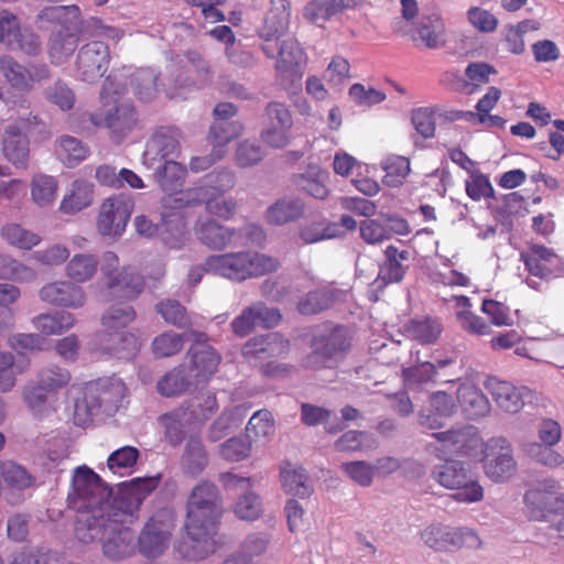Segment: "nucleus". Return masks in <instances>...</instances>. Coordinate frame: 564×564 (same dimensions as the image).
<instances>
[{"mask_svg":"<svg viewBox=\"0 0 564 564\" xmlns=\"http://www.w3.org/2000/svg\"><path fill=\"white\" fill-rule=\"evenodd\" d=\"M48 395L50 392H46V389L36 380H29L21 388L23 404L29 413L37 420L47 417L54 411Z\"/></svg>","mask_w":564,"mask_h":564,"instance_id":"27","label":"nucleus"},{"mask_svg":"<svg viewBox=\"0 0 564 564\" xmlns=\"http://www.w3.org/2000/svg\"><path fill=\"white\" fill-rule=\"evenodd\" d=\"M93 202L94 184L85 180H75L61 200L59 210L66 215H76L88 208Z\"/></svg>","mask_w":564,"mask_h":564,"instance_id":"28","label":"nucleus"},{"mask_svg":"<svg viewBox=\"0 0 564 564\" xmlns=\"http://www.w3.org/2000/svg\"><path fill=\"white\" fill-rule=\"evenodd\" d=\"M351 346L350 332L341 326L333 328L327 335L314 341L313 351L305 358L307 369L335 368L345 358Z\"/></svg>","mask_w":564,"mask_h":564,"instance_id":"9","label":"nucleus"},{"mask_svg":"<svg viewBox=\"0 0 564 564\" xmlns=\"http://www.w3.org/2000/svg\"><path fill=\"white\" fill-rule=\"evenodd\" d=\"M197 238L208 248L214 250H224L231 246H236L241 236L258 235L261 230L254 225L236 230L234 228L220 225L214 219H198L194 227Z\"/></svg>","mask_w":564,"mask_h":564,"instance_id":"15","label":"nucleus"},{"mask_svg":"<svg viewBox=\"0 0 564 564\" xmlns=\"http://www.w3.org/2000/svg\"><path fill=\"white\" fill-rule=\"evenodd\" d=\"M109 296H119L124 300L135 299L143 289V280L132 268L124 267L116 275L106 281Z\"/></svg>","mask_w":564,"mask_h":564,"instance_id":"26","label":"nucleus"},{"mask_svg":"<svg viewBox=\"0 0 564 564\" xmlns=\"http://www.w3.org/2000/svg\"><path fill=\"white\" fill-rule=\"evenodd\" d=\"M36 116L20 118L17 122L7 126L2 137V152L8 161L17 166L26 164L30 153L29 139L23 130L37 126Z\"/></svg>","mask_w":564,"mask_h":564,"instance_id":"19","label":"nucleus"},{"mask_svg":"<svg viewBox=\"0 0 564 564\" xmlns=\"http://www.w3.org/2000/svg\"><path fill=\"white\" fill-rule=\"evenodd\" d=\"M191 377L208 380L217 370L220 357L210 345L197 340L188 350Z\"/></svg>","mask_w":564,"mask_h":564,"instance_id":"24","label":"nucleus"},{"mask_svg":"<svg viewBox=\"0 0 564 564\" xmlns=\"http://www.w3.org/2000/svg\"><path fill=\"white\" fill-rule=\"evenodd\" d=\"M77 324V318L70 312L41 313L32 318L33 327L43 336L61 335Z\"/></svg>","mask_w":564,"mask_h":564,"instance_id":"29","label":"nucleus"},{"mask_svg":"<svg viewBox=\"0 0 564 564\" xmlns=\"http://www.w3.org/2000/svg\"><path fill=\"white\" fill-rule=\"evenodd\" d=\"M191 386L185 368L177 367L167 372L156 384L158 391L164 397H174L185 392Z\"/></svg>","mask_w":564,"mask_h":564,"instance_id":"55","label":"nucleus"},{"mask_svg":"<svg viewBox=\"0 0 564 564\" xmlns=\"http://www.w3.org/2000/svg\"><path fill=\"white\" fill-rule=\"evenodd\" d=\"M158 486L156 480H148L141 488L134 489L133 485L123 487L118 498V508L96 520L98 532L93 533L91 540L80 542L84 544L99 542L104 555L111 561H120L133 555L134 534L129 529V524L138 518L141 503Z\"/></svg>","mask_w":564,"mask_h":564,"instance_id":"2","label":"nucleus"},{"mask_svg":"<svg viewBox=\"0 0 564 564\" xmlns=\"http://www.w3.org/2000/svg\"><path fill=\"white\" fill-rule=\"evenodd\" d=\"M139 456L140 452L137 447L122 446L109 455L107 466L113 474L123 475L127 469L135 465Z\"/></svg>","mask_w":564,"mask_h":564,"instance_id":"63","label":"nucleus"},{"mask_svg":"<svg viewBox=\"0 0 564 564\" xmlns=\"http://www.w3.org/2000/svg\"><path fill=\"white\" fill-rule=\"evenodd\" d=\"M520 257L530 274L527 278V284L532 289L541 288L534 278L549 282L564 276V261L550 248L534 243L527 251L521 252Z\"/></svg>","mask_w":564,"mask_h":564,"instance_id":"11","label":"nucleus"},{"mask_svg":"<svg viewBox=\"0 0 564 564\" xmlns=\"http://www.w3.org/2000/svg\"><path fill=\"white\" fill-rule=\"evenodd\" d=\"M276 258L257 251H236L206 258L209 273L234 282L259 278L279 269Z\"/></svg>","mask_w":564,"mask_h":564,"instance_id":"5","label":"nucleus"},{"mask_svg":"<svg viewBox=\"0 0 564 564\" xmlns=\"http://www.w3.org/2000/svg\"><path fill=\"white\" fill-rule=\"evenodd\" d=\"M159 74L153 68H142L137 70L132 77L134 94L142 101H151L159 93Z\"/></svg>","mask_w":564,"mask_h":564,"instance_id":"51","label":"nucleus"},{"mask_svg":"<svg viewBox=\"0 0 564 564\" xmlns=\"http://www.w3.org/2000/svg\"><path fill=\"white\" fill-rule=\"evenodd\" d=\"M305 203L302 198L286 195L276 199L265 212V219L274 226L296 221L304 215Z\"/></svg>","mask_w":564,"mask_h":564,"instance_id":"25","label":"nucleus"},{"mask_svg":"<svg viewBox=\"0 0 564 564\" xmlns=\"http://www.w3.org/2000/svg\"><path fill=\"white\" fill-rule=\"evenodd\" d=\"M235 516L242 521H256L262 514L260 497L251 490L241 494L232 506Z\"/></svg>","mask_w":564,"mask_h":564,"instance_id":"54","label":"nucleus"},{"mask_svg":"<svg viewBox=\"0 0 564 564\" xmlns=\"http://www.w3.org/2000/svg\"><path fill=\"white\" fill-rule=\"evenodd\" d=\"M484 468L487 477L496 482L505 481L514 474L516 462L506 438H491L488 442Z\"/></svg>","mask_w":564,"mask_h":564,"instance_id":"20","label":"nucleus"},{"mask_svg":"<svg viewBox=\"0 0 564 564\" xmlns=\"http://www.w3.org/2000/svg\"><path fill=\"white\" fill-rule=\"evenodd\" d=\"M299 235L305 243H314L339 235L337 225L325 221H310L303 224Z\"/></svg>","mask_w":564,"mask_h":564,"instance_id":"60","label":"nucleus"},{"mask_svg":"<svg viewBox=\"0 0 564 564\" xmlns=\"http://www.w3.org/2000/svg\"><path fill=\"white\" fill-rule=\"evenodd\" d=\"M207 464L208 455L200 438L191 436L186 442L184 453L181 457V468L183 473L187 476L196 477L203 473Z\"/></svg>","mask_w":564,"mask_h":564,"instance_id":"36","label":"nucleus"},{"mask_svg":"<svg viewBox=\"0 0 564 564\" xmlns=\"http://www.w3.org/2000/svg\"><path fill=\"white\" fill-rule=\"evenodd\" d=\"M558 484L554 478H546L524 495V502L534 520L542 521L564 496H557Z\"/></svg>","mask_w":564,"mask_h":564,"instance_id":"22","label":"nucleus"},{"mask_svg":"<svg viewBox=\"0 0 564 564\" xmlns=\"http://www.w3.org/2000/svg\"><path fill=\"white\" fill-rule=\"evenodd\" d=\"M456 410V401L453 393L447 391L433 392L429 399L427 414H425V425L431 429L438 427L443 420L452 416Z\"/></svg>","mask_w":564,"mask_h":564,"instance_id":"35","label":"nucleus"},{"mask_svg":"<svg viewBox=\"0 0 564 564\" xmlns=\"http://www.w3.org/2000/svg\"><path fill=\"white\" fill-rule=\"evenodd\" d=\"M446 43V29L438 10L434 9L425 15V46L438 48Z\"/></svg>","mask_w":564,"mask_h":564,"instance_id":"57","label":"nucleus"},{"mask_svg":"<svg viewBox=\"0 0 564 564\" xmlns=\"http://www.w3.org/2000/svg\"><path fill=\"white\" fill-rule=\"evenodd\" d=\"M327 181L328 173L318 167H312L294 178V183L300 191L316 199H325L328 196Z\"/></svg>","mask_w":564,"mask_h":564,"instance_id":"42","label":"nucleus"},{"mask_svg":"<svg viewBox=\"0 0 564 564\" xmlns=\"http://www.w3.org/2000/svg\"><path fill=\"white\" fill-rule=\"evenodd\" d=\"M243 126L237 121H214L210 126L209 138L213 143L215 159H223L226 153V144L241 135Z\"/></svg>","mask_w":564,"mask_h":564,"instance_id":"37","label":"nucleus"},{"mask_svg":"<svg viewBox=\"0 0 564 564\" xmlns=\"http://www.w3.org/2000/svg\"><path fill=\"white\" fill-rule=\"evenodd\" d=\"M341 471L356 485L370 487L376 476V468L366 460H351L340 465Z\"/></svg>","mask_w":564,"mask_h":564,"instance_id":"61","label":"nucleus"},{"mask_svg":"<svg viewBox=\"0 0 564 564\" xmlns=\"http://www.w3.org/2000/svg\"><path fill=\"white\" fill-rule=\"evenodd\" d=\"M124 35V30L117 26L108 25L96 17L83 19V28L80 36L104 37L115 42L120 41Z\"/></svg>","mask_w":564,"mask_h":564,"instance_id":"59","label":"nucleus"},{"mask_svg":"<svg viewBox=\"0 0 564 564\" xmlns=\"http://www.w3.org/2000/svg\"><path fill=\"white\" fill-rule=\"evenodd\" d=\"M123 90L124 88L121 83L118 82L117 77L109 75L102 84L100 99L105 105L111 102L117 104ZM90 121L95 126H104L113 134L121 137L131 130L135 123L134 109L129 104L116 105L115 108L110 109L105 116L99 112L91 113Z\"/></svg>","mask_w":564,"mask_h":564,"instance_id":"6","label":"nucleus"},{"mask_svg":"<svg viewBox=\"0 0 564 564\" xmlns=\"http://www.w3.org/2000/svg\"><path fill=\"white\" fill-rule=\"evenodd\" d=\"M0 43L28 55L41 51L40 36L32 29L22 28L18 17L9 10H0Z\"/></svg>","mask_w":564,"mask_h":564,"instance_id":"16","label":"nucleus"},{"mask_svg":"<svg viewBox=\"0 0 564 564\" xmlns=\"http://www.w3.org/2000/svg\"><path fill=\"white\" fill-rule=\"evenodd\" d=\"M357 0H312L304 8V15L312 22L321 24L345 9L352 8Z\"/></svg>","mask_w":564,"mask_h":564,"instance_id":"38","label":"nucleus"},{"mask_svg":"<svg viewBox=\"0 0 564 564\" xmlns=\"http://www.w3.org/2000/svg\"><path fill=\"white\" fill-rule=\"evenodd\" d=\"M381 167L386 172L382 183L389 187H398L402 185L410 173L409 160L400 155L387 156L381 162Z\"/></svg>","mask_w":564,"mask_h":564,"instance_id":"52","label":"nucleus"},{"mask_svg":"<svg viewBox=\"0 0 564 564\" xmlns=\"http://www.w3.org/2000/svg\"><path fill=\"white\" fill-rule=\"evenodd\" d=\"M183 336L174 332H165L156 336L152 341V351L158 358L171 357L183 348Z\"/></svg>","mask_w":564,"mask_h":564,"instance_id":"64","label":"nucleus"},{"mask_svg":"<svg viewBox=\"0 0 564 564\" xmlns=\"http://www.w3.org/2000/svg\"><path fill=\"white\" fill-rule=\"evenodd\" d=\"M456 393L462 410L467 417L475 420L489 414L490 403L487 397L475 386L462 384Z\"/></svg>","mask_w":564,"mask_h":564,"instance_id":"32","label":"nucleus"},{"mask_svg":"<svg viewBox=\"0 0 564 564\" xmlns=\"http://www.w3.org/2000/svg\"><path fill=\"white\" fill-rule=\"evenodd\" d=\"M176 513L172 508L156 511L145 523L138 539L139 551L147 557H156L170 546Z\"/></svg>","mask_w":564,"mask_h":564,"instance_id":"10","label":"nucleus"},{"mask_svg":"<svg viewBox=\"0 0 564 564\" xmlns=\"http://www.w3.org/2000/svg\"><path fill=\"white\" fill-rule=\"evenodd\" d=\"M552 447L538 442H531L525 444L523 449L534 462L547 468H558L564 465V456Z\"/></svg>","mask_w":564,"mask_h":564,"instance_id":"56","label":"nucleus"},{"mask_svg":"<svg viewBox=\"0 0 564 564\" xmlns=\"http://www.w3.org/2000/svg\"><path fill=\"white\" fill-rule=\"evenodd\" d=\"M484 386L498 408L508 413L519 412L523 408L525 399L530 395L528 388L517 387L496 377L487 378Z\"/></svg>","mask_w":564,"mask_h":564,"instance_id":"21","label":"nucleus"},{"mask_svg":"<svg viewBox=\"0 0 564 564\" xmlns=\"http://www.w3.org/2000/svg\"><path fill=\"white\" fill-rule=\"evenodd\" d=\"M134 319L135 312L133 307L128 304H119L111 305L105 311L101 317V323L110 335L122 333V329Z\"/></svg>","mask_w":564,"mask_h":564,"instance_id":"49","label":"nucleus"},{"mask_svg":"<svg viewBox=\"0 0 564 564\" xmlns=\"http://www.w3.org/2000/svg\"><path fill=\"white\" fill-rule=\"evenodd\" d=\"M479 442V437L471 426H463L442 432H433L430 440L425 438V446L437 457L448 458L455 455H467Z\"/></svg>","mask_w":564,"mask_h":564,"instance_id":"12","label":"nucleus"},{"mask_svg":"<svg viewBox=\"0 0 564 564\" xmlns=\"http://www.w3.org/2000/svg\"><path fill=\"white\" fill-rule=\"evenodd\" d=\"M1 238L11 247L20 250H32L42 241V237L19 224H7L0 229Z\"/></svg>","mask_w":564,"mask_h":564,"instance_id":"45","label":"nucleus"},{"mask_svg":"<svg viewBox=\"0 0 564 564\" xmlns=\"http://www.w3.org/2000/svg\"><path fill=\"white\" fill-rule=\"evenodd\" d=\"M109 341L111 349L120 358L129 359L137 355L141 347V339L138 332H122L110 334Z\"/></svg>","mask_w":564,"mask_h":564,"instance_id":"62","label":"nucleus"},{"mask_svg":"<svg viewBox=\"0 0 564 564\" xmlns=\"http://www.w3.org/2000/svg\"><path fill=\"white\" fill-rule=\"evenodd\" d=\"M456 528L434 524L425 531V545L435 551L452 552L456 550Z\"/></svg>","mask_w":564,"mask_h":564,"instance_id":"50","label":"nucleus"},{"mask_svg":"<svg viewBox=\"0 0 564 564\" xmlns=\"http://www.w3.org/2000/svg\"><path fill=\"white\" fill-rule=\"evenodd\" d=\"M30 368V360L19 359L10 351H0V393L11 392L18 383L19 376Z\"/></svg>","mask_w":564,"mask_h":564,"instance_id":"33","label":"nucleus"},{"mask_svg":"<svg viewBox=\"0 0 564 564\" xmlns=\"http://www.w3.org/2000/svg\"><path fill=\"white\" fill-rule=\"evenodd\" d=\"M432 477L441 486L455 490L453 497L458 502L474 503L484 498V488L463 462H446L433 469Z\"/></svg>","mask_w":564,"mask_h":564,"instance_id":"7","label":"nucleus"},{"mask_svg":"<svg viewBox=\"0 0 564 564\" xmlns=\"http://www.w3.org/2000/svg\"><path fill=\"white\" fill-rule=\"evenodd\" d=\"M305 61V52L295 39L289 36L280 42L275 64V68L280 74L294 70L296 67L304 64Z\"/></svg>","mask_w":564,"mask_h":564,"instance_id":"41","label":"nucleus"},{"mask_svg":"<svg viewBox=\"0 0 564 564\" xmlns=\"http://www.w3.org/2000/svg\"><path fill=\"white\" fill-rule=\"evenodd\" d=\"M83 19L82 10L77 4L46 7L36 15V20L39 22L59 25V29L56 32L75 34L78 36H80Z\"/></svg>","mask_w":564,"mask_h":564,"instance_id":"23","label":"nucleus"},{"mask_svg":"<svg viewBox=\"0 0 564 564\" xmlns=\"http://www.w3.org/2000/svg\"><path fill=\"white\" fill-rule=\"evenodd\" d=\"M0 476L7 487L24 491L35 486V477L22 465L13 460L0 462Z\"/></svg>","mask_w":564,"mask_h":564,"instance_id":"39","label":"nucleus"},{"mask_svg":"<svg viewBox=\"0 0 564 564\" xmlns=\"http://www.w3.org/2000/svg\"><path fill=\"white\" fill-rule=\"evenodd\" d=\"M78 35L53 32L48 40V56L54 64L65 63L75 52L79 42Z\"/></svg>","mask_w":564,"mask_h":564,"instance_id":"47","label":"nucleus"},{"mask_svg":"<svg viewBox=\"0 0 564 564\" xmlns=\"http://www.w3.org/2000/svg\"><path fill=\"white\" fill-rule=\"evenodd\" d=\"M99 259L93 253H76L65 265V275L74 283H86L98 272Z\"/></svg>","mask_w":564,"mask_h":564,"instance_id":"34","label":"nucleus"},{"mask_svg":"<svg viewBox=\"0 0 564 564\" xmlns=\"http://www.w3.org/2000/svg\"><path fill=\"white\" fill-rule=\"evenodd\" d=\"M281 481L286 492L301 498L310 496L313 491L305 469L300 466L284 465L281 469Z\"/></svg>","mask_w":564,"mask_h":564,"instance_id":"44","label":"nucleus"},{"mask_svg":"<svg viewBox=\"0 0 564 564\" xmlns=\"http://www.w3.org/2000/svg\"><path fill=\"white\" fill-rule=\"evenodd\" d=\"M200 204H205L208 214L223 219H229L237 207L235 199L214 193L209 187H192L167 196L163 203V225L178 237L172 247L183 246L187 234V210Z\"/></svg>","mask_w":564,"mask_h":564,"instance_id":"4","label":"nucleus"},{"mask_svg":"<svg viewBox=\"0 0 564 564\" xmlns=\"http://www.w3.org/2000/svg\"><path fill=\"white\" fill-rule=\"evenodd\" d=\"M248 441L265 445L271 441L275 432L273 415L268 410H259L252 414L247 427Z\"/></svg>","mask_w":564,"mask_h":564,"instance_id":"40","label":"nucleus"},{"mask_svg":"<svg viewBox=\"0 0 564 564\" xmlns=\"http://www.w3.org/2000/svg\"><path fill=\"white\" fill-rule=\"evenodd\" d=\"M109 47L101 41L83 45L76 56V69L80 80L96 83L109 68Z\"/></svg>","mask_w":564,"mask_h":564,"instance_id":"17","label":"nucleus"},{"mask_svg":"<svg viewBox=\"0 0 564 564\" xmlns=\"http://www.w3.org/2000/svg\"><path fill=\"white\" fill-rule=\"evenodd\" d=\"M185 173L186 170L184 169V166L174 160L165 161L163 167H161L154 173L156 183L160 185L162 191L166 193V195L162 198V204L164 203V199L167 196L173 195L174 193L177 192L185 191L180 189L183 185Z\"/></svg>","mask_w":564,"mask_h":564,"instance_id":"43","label":"nucleus"},{"mask_svg":"<svg viewBox=\"0 0 564 564\" xmlns=\"http://www.w3.org/2000/svg\"><path fill=\"white\" fill-rule=\"evenodd\" d=\"M0 74L4 82L15 91L30 93L35 84L50 77L48 67L44 64H20L11 55L0 56Z\"/></svg>","mask_w":564,"mask_h":564,"instance_id":"14","label":"nucleus"},{"mask_svg":"<svg viewBox=\"0 0 564 564\" xmlns=\"http://www.w3.org/2000/svg\"><path fill=\"white\" fill-rule=\"evenodd\" d=\"M127 388L123 381L117 377L105 378L87 388L85 397L75 404V415L86 412L88 416L99 411L110 415L113 414L123 402Z\"/></svg>","mask_w":564,"mask_h":564,"instance_id":"8","label":"nucleus"},{"mask_svg":"<svg viewBox=\"0 0 564 564\" xmlns=\"http://www.w3.org/2000/svg\"><path fill=\"white\" fill-rule=\"evenodd\" d=\"M224 513L221 497L216 485L203 480L193 487L186 505L185 529L193 542L188 560L200 561L215 553L223 544L219 535Z\"/></svg>","mask_w":564,"mask_h":564,"instance_id":"3","label":"nucleus"},{"mask_svg":"<svg viewBox=\"0 0 564 564\" xmlns=\"http://www.w3.org/2000/svg\"><path fill=\"white\" fill-rule=\"evenodd\" d=\"M70 379L69 371L58 366H47L41 369L36 376V381L50 393L65 388Z\"/></svg>","mask_w":564,"mask_h":564,"instance_id":"58","label":"nucleus"},{"mask_svg":"<svg viewBox=\"0 0 564 564\" xmlns=\"http://www.w3.org/2000/svg\"><path fill=\"white\" fill-rule=\"evenodd\" d=\"M386 262L380 265L378 276L373 282L377 289H382L389 283H397L402 280L404 269L402 261L409 258L408 250L399 251L394 246H389L386 251Z\"/></svg>","mask_w":564,"mask_h":564,"instance_id":"30","label":"nucleus"},{"mask_svg":"<svg viewBox=\"0 0 564 564\" xmlns=\"http://www.w3.org/2000/svg\"><path fill=\"white\" fill-rule=\"evenodd\" d=\"M56 154L66 166L73 167L87 158L88 148L74 137L62 135L57 140Z\"/></svg>","mask_w":564,"mask_h":564,"instance_id":"48","label":"nucleus"},{"mask_svg":"<svg viewBox=\"0 0 564 564\" xmlns=\"http://www.w3.org/2000/svg\"><path fill=\"white\" fill-rule=\"evenodd\" d=\"M338 452L370 451L377 447L373 436L367 432L348 431L334 444Z\"/></svg>","mask_w":564,"mask_h":564,"instance_id":"53","label":"nucleus"},{"mask_svg":"<svg viewBox=\"0 0 564 564\" xmlns=\"http://www.w3.org/2000/svg\"><path fill=\"white\" fill-rule=\"evenodd\" d=\"M290 11L286 0H270V8L264 18L261 36L265 41L279 37L289 28Z\"/></svg>","mask_w":564,"mask_h":564,"instance_id":"31","label":"nucleus"},{"mask_svg":"<svg viewBox=\"0 0 564 564\" xmlns=\"http://www.w3.org/2000/svg\"><path fill=\"white\" fill-rule=\"evenodd\" d=\"M31 198L39 207L51 206L57 197L58 182L54 176L36 174L31 184Z\"/></svg>","mask_w":564,"mask_h":564,"instance_id":"46","label":"nucleus"},{"mask_svg":"<svg viewBox=\"0 0 564 564\" xmlns=\"http://www.w3.org/2000/svg\"><path fill=\"white\" fill-rule=\"evenodd\" d=\"M39 297L51 306L69 310H80L88 301L84 288L74 283L68 278L43 284L39 290Z\"/></svg>","mask_w":564,"mask_h":564,"instance_id":"18","label":"nucleus"},{"mask_svg":"<svg viewBox=\"0 0 564 564\" xmlns=\"http://www.w3.org/2000/svg\"><path fill=\"white\" fill-rule=\"evenodd\" d=\"M148 480L161 481V475L156 474L151 477H138L129 481L118 485L117 491L113 494L102 482L100 477L89 467L80 466L74 470L72 487L67 496L69 508L77 512L75 522V535L78 541H89L93 533L98 532L96 520L106 517L109 512L119 506L118 498L123 487L133 485L142 487L141 482Z\"/></svg>","mask_w":564,"mask_h":564,"instance_id":"1","label":"nucleus"},{"mask_svg":"<svg viewBox=\"0 0 564 564\" xmlns=\"http://www.w3.org/2000/svg\"><path fill=\"white\" fill-rule=\"evenodd\" d=\"M134 202L129 194H117L102 202L97 219V230L102 236L120 237L128 225Z\"/></svg>","mask_w":564,"mask_h":564,"instance_id":"13","label":"nucleus"}]
</instances>
